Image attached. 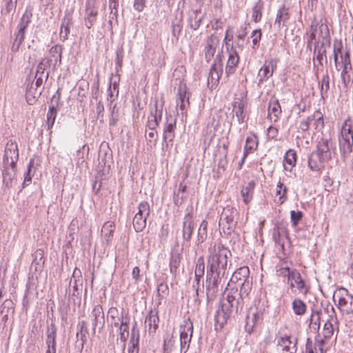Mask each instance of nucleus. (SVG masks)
<instances>
[{
    "mask_svg": "<svg viewBox=\"0 0 353 353\" xmlns=\"http://www.w3.org/2000/svg\"><path fill=\"white\" fill-rule=\"evenodd\" d=\"M331 141L322 137L317 143L316 149L308 158V166L313 172H319L324 168V163L329 161L333 154Z\"/></svg>",
    "mask_w": 353,
    "mask_h": 353,
    "instance_id": "f257e3e1",
    "label": "nucleus"
},
{
    "mask_svg": "<svg viewBox=\"0 0 353 353\" xmlns=\"http://www.w3.org/2000/svg\"><path fill=\"white\" fill-rule=\"evenodd\" d=\"M230 251L221 243H214L208 248L207 270L225 272Z\"/></svg>",
    "mask_w": 353,
    "mask_h": 353,
    "instance_id": "f03ea898",
    "label": "nucleus"
},
{
    "mask_svg": "<svg viewBox=\"0 0 353 353\" xmlns=\"http://www.w3.org/2000/svg\"><path fill=\"white\" fill-rule=\"evenodd\" d=\"M339 142L340 150L343 154H347L352 152L353 122L351 119H346L343 123Z\"/></svg>",
    "mask_w": 353,
    "mask_h": 353,
    "instance_id": "7ed1b4c3",
    "label": "nucleus"
},
{
    "mask_svg": "<svg viewBox=\"0 0 353 353\" xmlns=\"http://www.w3.org/2000/svg\"><path fill=\"white\" fill-rule=\"evenodd\" d=\"M333 300L343 314L353 313V296L344 288L337 289L333 294Z\"/></svg>",
    "mask_w": 353,
    "mask_h": 353,
    "instance_id": "20e7f679",
    "label": "nucleus"
},
{
    "mask_svg": "<svg viewBox=\"0 0 353 353\" xmlns=\"http://www.w3.org/2000/svg\"><path fill=\"white\" fill-rule=\"evenodd\" d=\"M237 210L233 206H225L220 215L219 225L222 226L223 232L230 234L235 228L237 223Z\"/></svg>",
    "mask_w": 353,
    "mask_h": 353,
    "instance_id": "39448f33",
    "label": "nucleus"
},
{
    "mask_svg": "<svg viewBox=\"0 0 353 353\" xmlns=\"http://www.w3.org/2000/svg\"><path fill=\"white\" fill-rule=\"evenodd\" d=\"M50 57H46L41 60L37 67L36 74L46 77V80L49 77L48 72H46V69L51 65L55 67L61 62V52L57 47H52L50 50Z\"/></svg>",
    "mask_w": 353,
    "mask_h": 353,
    "instance_id": "423d86ee",
    "label": "nucleus"
},
{
    "mask_svg": "<svg viewBox=\"0 0 353 353\" xmlns=\"http://www.w3.org/2000/svg\"><path fill=\"white\" fill-rule=\"evenodd\" d=\"M250 270L248 267H241L236 270L232 274L230 282L238 283L241 286V294L248 295L250 290V285L248 281Z\"/></svg>",
    "mask_w": 353,
    "mask_h": 353,
    "instance_id": "0eeeda50",
    "label": "nucleus"
},
{
    "mask_svg": "<svg viewBox=\"0 0 353 353\" xmlns=\"http://www.w3.org/2000/svg\"><path fill=\"white\" fill-rule=\"evenodd\" d=\"M150 212L149 203L146 201H143L139 203L138 212L133 219V226L137 232L143 230L146 226V220Z\"/></svg>",
    "mask_w": 353,
    "mask_h": 353,
    "instance_id": "6e6552de",
    "label": "nucleus"
},
{
    "mask_svg": "<svg viewBox=\"0 0 353 353\" xmlns=\"http://www.w3.org/2000/svg\"><path fill=\"white\" fill-rule=\"evenodd\" d=\"M225 272L207 270L206 293L208 296H213L218 291L219 285Z\"/></svg>",
    "mask_w": 353,
    "mask_h": 353,
    "instance_id": "1a4fd4ad",
    "label": "nucleus"
},
{
    "mask_svg": "<svg viewBox=\"0 0 353 353\" xmlns=\"http://www.w3.org/2000/svg\"><path fill=\"white\" fill-rule=\"evenodd\" d=\"M326 311L328 313V319L324 324L322 331V338L330 341L333 336L335 329H338V319L335 310L332 306L330 308L327 307Z\"/></svg>",
    "mask_w": 353,
    "mask_h": 353,
    "instance_id": "9d476101",
    "label": "nucleus"
},
{
    "mask_svg": "<svg viewBox=\"0 0 353 353\" xmlns=\"http://www.w3.org/2000/svg\"><path fill=\"white\" fill-rule=\"evenodd\" d=\"M105 6V0H88L86 3V20L85 26L88 28H90L98 14L99 7Z\"/></svg>",
    "mask_w": 353,
    "mask_h": 353,
    "instance_id": "9b49d317",
    "label": "nucleus"
},
{
    "mask_svg": "<svg viewBox=\"0 0 353 353\" xmlns=\"http://www.w3.org/2000/svg\"><path fill=\"white\" fill-rule=\"evenodd\" d=\"M193 332V325L190 321H185L180 326V345L181 353H185L189 349Z\"/></svg>",
    "mask_w": 353,
    "mask_h": 353,
    "instance_id": "f8f14e48",
    "label": "nucleus"
},
{
    "mask_svg": "<svg viewBox=\"0 0 353 353\" xmlns=\"http://www.w3.org/2000/svg\"><path fill=\"white\" fill-rule=\"evenodd\" d=\"M19 159V150L17 144L10 140L6 143L4 155H3V166L16 165Z\"/></svg>",
    "mask_w": 353,
    "mask_h": 353,
    "instance_id": "ddd939ff",
    "label": "nucleus"
},
{
    "mask_svg": "<svg viewBox=\"0 0 353 353\" xmlns=\"http://www.w3.org/2000/svg\"><path fill=\"white\" fill-rule=\"evenodd\" d=\"M277 63L278 60L276 59H270L265 61L263 66L258 72L259 83H261L272 76L277 68Z\"/></svg>",
    "mask_w": 353,
    "mask_h": 353,
    "instance_id": "4468645a",
    "label": "nucleus"
},
{
    "mask_svg": "<svg viewBox=\"0 0 353 353\" xmlns=\"http://www.w3.org/2000/svg\"><path fill=\"white\" fill-rule=\"evenodd\" d=\"M92 330L95 332L97 329L101 330L105 324L104 312L101 305H97L94 307L92 314Z\"/></svg>",
    "mask_w": 353,
    "mask_h": 353,
    "instance_id": "2eb2a0df",
    "label": "nucleus"
},
{
    "mask_svg": "<svg viewBox=\"0 0 353 353\" xmlns=\"http://www.w3.org/2000/svg\"><path fill=\"white\" fill-rule=\"evenodd\" d=\"M190 105L189 96L186 91L185 84H180L178 90V97L176 99V108H179L181 113L184 114Z\"/></svg>",
    "mask_w": 353,
    "mask_h": 353,
    "instance_id": "dca6fc26",
    "label": "nucleus"
},
{
    "mask_svg": "<svg viewBox=\"0 0 353 353\" xmlns=\"http://www.w3.org/2000/svg\"><path fill=\"white\" fill-rule=\"evenodd\" d=\"M296 339L292 341L291 337L287 335L280 336L278 339V350L286 351L289 353H295L296 352Z\"/></svg>",
    "mask_w": 353,
    "mask_h": 353,
    "instance_id": "f3484780",
    "label": "nucleus"
},
{
    "mask_svg": "<svg viewBox=\"0 0 353 353\" xmlns=\"http://www.w3.org/2000/svg\"><path fill=\"white\" fill-rule=\"evenodd\" d=\"M288 283L292 288H296L299 292L306 294L307 290L305 286V282L302 279L301 276L299 271L296 270H292Z\"/></svg>",
    "mask_w": 353,
    "mask_h": 353,
    "instance_id": "a211bd4d",
    "label": "nucleus"
},
{
    "mask_svg": "<svg viewBox=\"0 0 353 353\" xmlns=\"http://www.w3.org/2000/svg\"><path fill=\"white\" fill-rule=\"evenodd\" d=\"M229 56L225 66V72L228 75L235 72L236 67L239 63V57L236 49L233 46L228 50Z\"/></svg>",
    "mask_w": 353,
    "mask_h": 353,
    "instance_id": "6ab92c4d",
    "label": "nucleus"
},
{
    "mask_svg": "<svg viewBox=\"0 0 353 353\" xmlns=\"http://www.w3.org/2000/svg\"><path fill=\"white\" fill-rule=\"evenodd\" d=\"M318 31H319V34H322L324 32L325 37L329 35V30L327 26L323 24L319 26L317 23L313 22L310 26V33L307 40V46H310L313 42L315 43H317L316 34Z\"/></svg>",
    "mask_w": 353,
    "mask_h": 353,
    "instance_id": "aec40b11",
    "label": "nucleus"
},
{
    "mask_svg": "<svg viewBox=\"0 0 353 353\" xmlns=\"http://www.w3.org/2000/svg\"><path fill=\"white\" fill-rule=\"evenodd\" d=\"M232 312V309L228 308L225 303L222 305L221 310L217 311V314L215 316V327L216 330H221L226 323L228 317Z\"/></svg>",
    "mask_w": 353,
    "mask_h": 353,
    "instance_id": "412c9836",
    "label": "nucleus"
},
{
    "mask_svg": "<svg viewBox=\"0 0 353 353\" xmlns=\"http://www.w3.org/2000/svg\"><path fill=\"white\" fill-rule=\"evenodd\" d=\"M281 114V108L279 101L275 98H272L269 102L268 106V119L273 122H276Z\"/></svg>",
    "mask_w": 353,
    "mask_h": 353,
    "instance_id": "4be33fe9",
    "label": "nucleus"
},
{
    "mask_svg": "<svg viewBox=\"0 0 353 353\" xmlns=\"http://www.w3.org/2000/svg\"><path fill=\"white\" fill-rule=\"evenodd\" d=\"M194 230V219L191 214L188 213L183 221V238L184 241L189 242L192 235Z\"/></svg>",
    "mask_w": 353,
    "mask_h": 353,
    "instance_id": "5701e85b",
    "label": "nucleus"
},
{
    "mask_svg": "<svg viewBox=\"0 0 353 353\" xmlns=\"http://www.w3.org/2000/svg\"><path fill=\"white\" fill-rule=\"evenodd\" d=\"M218 43L219 41L216 37L211 36L208 39L204 48L205 58L208 62L210 61L214 56Z\"/></svg>",
    "mask_w": 353,
    "mask_h": 353,
    "instance_id": "b1692460",
    "label": "nucleus"
},
{
    "mask_svg": "<svg viewBox=\"0 0 353 353\" xmlns=\"http://www.w3.org/2000/svg\"><path fill=\"white\" fill-rule=\"evenodd\" d=\"M17 168L16 165L4 166L3 172V183L8 188L12 186L14 181L16 180Z\"/></svg>",
    "mask_w": 353,
    "mask_h": 353,
    "instance_id": "393cba45",
    "label": "nucleus"
},
{
    "mask_svg": "<svg viewBox=\"0 0 353 353\" xmlns=\"http://www.w3.org/2000/svg\"><path fill=\"white\" fill-rule=\"evenodd\" d=\"M159 316L157 312L150 311L146 316L145 323V326L148 327V332L152 334L156 332L159 325Z\"/></svg>",
    "mask_w": 353,
    "mask_h": 353,
    "instance_id": "a878e982",
    "label": "nucleus"
},
{
    "mask_svg": "<svg viewBox=\"0 0 353 353\" xmlns=\"http://www.w3.org/2000/svg\"><path fill=\"white\" fill-rule=\"evenodd\" d=\"M176 119L170 117L167 118V123L163 130V139L165 141H172L174 138V130Z\"/></svg>",
    "mask_w": 353,
    "mask_h": 353,
    "instance_id": "bb28decb",
    "label": "nucleus"
},
{
    "mask_svg": "<svg viewBox=\"0 0 353 353\" xmlns=\"http://www.w3.org/2000/svg\"><path fill=\"white\" fill-rule=\"evenodd\" d=\"M72 25V18L70 14H66L62 20L61 26L60 38L66 40L70 34V27Z\"/></svg>",
    "mask_w": 353,
    "mask_h": 353,
    "instance_id": "cd10ccee",
    "label": "nucleus"
},
{
    "mask_svg": "<svg viewBox=\"0 0 353 353\" xmlns=\"http://www.w3.org/2000/svg\"><path fill=\"white\" fill-rule=\"evenodd\" d=\"M245 107V102L240 99H237L233 103V111L234 112L235 116L236 117L239 123H243L244 121L245 117V114L244 112Z\"/></svg>",
    "mask_w": 353,
    "mask_h": 353,
    "instance_id": "c85d7f7f",
    "label": "nucleus"
},
{
    "mask_svg": "<svg viewBox=\"0 0 353 353\" xmlns=\"http://www.w3.org/2000/svg\"><path fill=\"white\" fill-rule=\"evenodd\" d=\"M296 162V153L294 150L290 149L284 157L283 166L287 171L291 172Z\"/></svg>",
    "mask_w": 353,
    "mask_h": 353,
    "instance_id": "c756f323",
    "label": "nucleus"
},
{
    "mask_svg": "<svg viewBox=\"0 0 353 353\" xmlns=\"http://www.w3.org/2000/svg\"><path fill=\"white\" fill-rule=\"evenodd\" d=\"M32 17V12L26 10L23 16L21 17L19 23L18 25L17 34H21L25 36L26 30L29 23L31 22V18Z\"/></svg>",
    "mask_w": 353,
    "mask_h": 353,
    "instance_id": "7c9ffc66",
    "label": "nucleus"
},
{
    "mask_svg": "<svg viewBox=\"0 0 353 353\" xmlns=\"http://www.w3.org/2000/svg\"><path fill=\"white\" fill-rule=\"evenodd\" d=\"M221 74L222 70L221 65H217L216 63L213 64L209 72L208 83H211L212 85H216Z\"/></svg>",
    "mask_w": 353,
    "mask_h": 353,
    "instance_id": "2f4dec72",
    "label": "nucleus"
},
{
    "mask_svg": "<svg viewBox=\"0 0 353 353\" xmlns=\"http://www.w3.org/2000/svg\"><path fill=\"white\" fill-rule=\"evenodd\" d=\"M114 230L115 224L113 221H108L103 224L101 229V234L107 242H109L112 239Z\"/></svg>",
    "mask_w": 353,
    "mask_h": 353,
    "instance_id": "473e14b6",
    "label": "nucleus"
},
{
    "mask_svg": "<svg viewBox=\"0 0 353 353\" xmlns=\"http://www.w3.org/2000/svg\"><path fill=\"white\" fill-rule=\"evenodd\" d=\"M311 120V126H313L316 130H321L324 128V121L323 114L320 111H316L310 116Z\"/></svg>",
    "mask_w": 353,
    "mask_h": 353,
    "instance_id": "72a5a7b5",
    "label": "nucleus"
},
{
    "mask_svg": "<svg viewBox=\"0 0 353 353\" xmlns=\"http://www.w3.org/2000/svg\"><path fill=\"white\" fill-rule=\"evenodd\" d=\"M258 147V139L254 134H250L246 139L244 147L245 156L256 150Z\"/></svg>",
    "mask_w": 353,
    "mask_h": 353,
    "instance_id": "f704fd0d",
    "label": "nucleus"
},
{
    "mask_svg": "<svg viewBox=\"0 0 353 353\" xmlns=\"http://www.w3.org/2000/svg\"><path fill=\"white\" fill-rule=\"evenodd\" d=\"M254 185L255 184L253 181H250L246 185V186L243 188L241 190V196L243 199V201L245 203H248L251 201L253 195Z\"/></svg>",
    "mask_w": 353,
    "mask_h": 353,
    "instance_id": "c9c22d12",
    "label": "nucleus"
},
{
    "mask_svg": "<svg viewBox=\"0 0 353 353\" xmlns=\"http://www.w3.org/2000/svg\"><path fill=\"white\" fill-rule=\"evenodd\" d=\"M56 332L57 329L54 323H51L47 327L46 330V345H56Z\"/></svg>",
    "mask_w": 353,
    "mask_h": 353,
    "instance_id": "e433bc0d",
    "label": "nucleus"
},
{
    "mask_svg": "<svg viewBox=\"0 0 353 353\" xmlns=\"http://www.w3.org/2000/svg\"><path fill=\"white\" fill-rule=\"evenodd\" d=\"M328 340H325L321 335H319L315 339L314 346L315 353H324L328 347Z\"/></svg>",
    "mask_w": 353,
    "mask_h": 353,
    "instance_id": "4c0bfd02",
    "label": "nucleus"
},
{
    "mask_svg": "<svg viewBox=\"0 0 353 353\" xmlns=\"http://www.w3.org/2000/svg\"><path fill=\"white\" fill-rule=\"evenodd\" d=\"M292 305L293 312L295 314L301 316L305 313L307 309L306 304L300 299H295L292 301Z\"/></svg>",
    "mask_w": 353,
    "mask_h": 353,
    "instance_id": "58836bf2",
    "label": "nucleus"
},
{
    "mask_svg": "<svg viewBox=\"0 0 353 353\" xmlns=\"http://www.w3.org/2000/svg\"><path fill=\"white\" fill-rule=\"evenodd\" d=\"M205 272V262L203 256H200L196 261L195 270H194V276L197 283H199V280L201 277H203Z\"/></svg>",
    "mask_w": 353,
    "mask_h": 353,
    "instance_id": "ea45409f",
    "label": "nucleus"
},
{
    "mask_svg": "<svg viewBox=\"0 0 353 353\" xmlns=\"http://www.w3.org/2000/svg\"><path fill=\"white\" fill-rule=\"evenodd\" d=\"M32 85L33 83L31 84L30 88L26 90V101L30 105H33L35 103L37 98L40 96L41 92L37 88H33Z\"/></svg>",
    "mask_w": 353,
    "mask_h": 353,
    "instance_id": "a19ab883",
    "label": "nucleus"
},
{
    "mask_svg": "<svg viewBox=\"0 0 353 353\" xmlns=\"http://www.w3.org/2000/svg\"><path fill=\"white\" fill-rule=\"evenodd\" d=\"M263 9V3L261 1H258L252 8V18L256 23L261 21L262 17V11Z\"/></svg>",
    "mask_w": 353,
    "mask_h": 353,
    "instance_id": "79ce46f5",
    "label": "nucleus"
},
{
    "mask_svg": "<svg viewBox=\"0 0 353 353\" xmlns=\"http://www.w3.org/2000/svg\"><path fill=\"white\" fill-rule=\"evenodd\" d=\"M129 321H130V317L128 316V314H126L125 321L122 323V325H119V327H117L119 330L120 339L123 341H125L129 336V331H128Z\"/></svg>",
    "mask_w": 353,
    "mask_h": 353,
    "instance_id": "37998d69",
    "label": "nucleus"
},
{
    "mask_svg": "<svg viewBox=\"0 0 353 353\" xmlns=\"http://www.w3.org/2000/svg\"><path fill=\"white\" fill-rule=\"evenodd\" d=\"M344 52L342 42L341 41H334L333 44V53L336 67H337L338 65V57H341L344 54Z\"/></svg>",
    "mask_w": 353,
    "mask_h": 353,
    "instance_id": "c03bdc74",
    "label": "nucleus"
},
{
    "mask_svg": "<svg viewBox=\"0 0 353 353\" xmlns=\"http://www.w3.org/2000/svg\"><path fill=\"white\" fill-rule=\"evenodd\" d=\"M208 223L207 221L203 220L199 228L198 234H197V244L203 243L204 240L207 237V230H208Z\"/></svg>",
    "mask_w": 353,
    "mask_h": 353,
    "instance_id": "a18cd8bd",
    "label": "nucleus"
},
{
    "mask_svg": "<svg viewBox=\"0 0 353 353\" xmlns=\"http://www.w3.org/2000/svg\"><path fill=\"white\" fill-rule=\"evenodd\" d=\"M162 117V109L161 108H159L157 101L155 102L154 105V109L151 110L150 117H149L153 121H156L159 125L160 121L161 120Z\"/></svg>",
    "mask_w": 353,
    "mask_h": 353,
    "instance_id": "49530a36",
    "label": "nucleus"
},
{
    "mask_svg": "<svg viewBox=\"0 0 353 353\" xmlns=\"http://www.w3.org/2000/svg\"><path fill=\"white\" fill-rule=\"evenodd\" d=\"M288 19V12L284 9H280L277 12L274 26H277V28H280L281 24H283Z\"/></svg>",
    "mask_w": 353,
    "mask_h": 353,
    "instance_id": "de8ad7c7",
    "label": "nucleus"
},
{
    "mask_svg": "<svg viewBox=\"0 0 353 353\" xmlns=\"http://www.w3.org/2000/svg\"><path fill=\"white\" fill-rule=\"evenodd\" d=\"M17 3V0H3V8L1 12L8 14L14 12L16 9Z\"/></svg>",
    "mask_w": 353,
    "mask_h": 353,
    "instance_id": "09e8293b",
    "label": "nucleus"
},
{
    "mask_svg": "<svg viewBox=\"0 0 353 353\" xmlns=\"http://www.w3.org/2000/svg\"><path fill=\"white\" fill-rule=\"evenodd\" d=\"M57 109L54 106L49 108L48 112L47 113L46 121L48 129L51 128L54 125L57 117Z\"/></svg>",
    "mask_w": 353,
    "mask_h": 353,
    "instance_id": "8fccbe9b",
    "label": "nucleus"
},
{
    "mask_svg": "<svg viewBox=\"0 0 353 353\" xmlns=\"http://www.w3.org/2000/svg\"><path fill=\"white\" fill-rule=\"evenodd\" d=\"M330 89V77L328 74L323 75L321 81V94L323 98L325 95Z\"/></svg>",
    "mask_w": 353,
    "mask_h": 353,
    "instance_id": "3c124183",
    "label": "nucleus"
},
{
    "mask_svg": "<svg viewBox=\"0 0 353 353\" xmlns=\"http://www.w3.org/2000/svg\"><path fill=\"white\" fill-rule=\"evenodd\" d=\"M134 329H135V327H134L132 330V339L130 341V343H132V345L128 348V353H138L139 352V336H137V339H134Z\"/></svg>",
    "mask_w": 353,
    "mask_h": 353,
    "instance_id": "603ef678",
    "label": "nucleus"
},
{
    "mask_svg": "<svg viewBox=\"0 0 353 353\" xmlns=\"http://www.w3.org/2000/svg\"><path fill=\"white\" fill-rule=\"evenodd\" d=\"M287 188L284 185L279 182L276 186V194L279 195V202L282 204L286 200Z\"/></svg>",
    "mask_w": 353,
    "mask_h": 353,
    "instance_id": "864d4df0",
    "label": "nucleus"
},
{
    "mask_svg": "<svg viewBox=\"0 0 353 353\" xmlns=\"http://www.w3.org/2000/svg\"><path fill=\"white\" fill-rule=\"evenodd\" d=\"M24 38L25 36L22 35L21 34H16L15 39L11 46L12 52H16L19 50V48L24 40Z\"/></svg>",
    "mask_w": 353,
    "mask_h": 353,
    "instance_id": "5fc2aeb1",
    "label": "nucleus"
},
{
    "mask_svg": "<svg viewBox=\"0 0 353 353\" xmlns=\"http://www.w3.org/2000/svg\"><path fill=\"white\" fill-rule=\"evenodd\" d=\"M200 13V11L196 10L194 12V17H191L190 19V27L193 30H197L200 26L202 21L203 17H198V14Z\"/></svg>",
    "mask_w": 353,
    "mask_h": 353,
    "instance_id": "6e6d98bb",
    "label": "nucleus"
},
{
    "mask_svg": "<svg viewBox=\"0 0 353 353\" xmlns=\"http://www.w3.org/2000/svg\"><path fill=\"white\" fill-rule=\"evenodd\" d=\"M352 68L344 67L341 71V80L345 86H347L351 81V77L350 74V72Z\"/></svg>",
    "mask_w": 353,
    "mask_h": 353,
    "instance_id": "4d7b16f0",
    "label": "nucleus"
},
{
    "mask_svg": "<svg viewBox=\"0 0 353 353\" xmlns=\"http://www.w3.org/2000/svg\"><path fill=\"white\" fill-rule=\"evenodd\" d=\"M303 213L301 211L292 210L290 212V219L293 226H296L302 219Z\"/></svg>",
    "mask_w": 353,
    "mask_h": 353,
    "instance_id": "13d9d810",
    "label": "nucleus"
},
{
    "mask_svg": "<svg viewBox=\"0 0 353 353\" xmlns=\"http://www.w3.org/2000/svg\"><path fill=\"white\" fill-rule=\"evenodd\" d=\"M343 68H352L350 62V52L349 50H345L344 54L341 57Z\"/></svg>",
    "mask_w": 353,
    "mask_h": 353,
    "instance_id": "bf43d9fd",
    "label": "nucleus"
},
{
    "mask_svg": "<svg viewBox=\"0 0 353 353\" xmlns=\"http://www.w3.org/2000/svg\"><path fill=\"white\" fill-rule=\"evenodd\" d=\"M174 342L173 337H170L165 340L163 346L165 353H170L174 350Z\"/></svg>",
    "mask_w": 353,
    "mask_h": 353,
    "instance_id": "052dcab7",
    "label": "nucleus"
},
{
    "mask_svg": "<svg viewBox=\"0 0 353 353\" xmlns=\"http://www.w3.org/2000/svg\"><path fill=\"white\" fill-rule=\"evenodd\" d=\"M251 38L252 39V48H256L259 46V42L261 38V32L260 30H255L252 32Z\"/></svg>",
    "mask_w": 353,
    "mask_h": 353,
    "instance_id": "680f3d73",
    "label": "nucleus"
},
{
    "mask_svg": "<svg viewBox=\"0 0 353 353\" xmlns=\"http://www.w3.org/2000/svg\"><path fill=\"white\" fill-rule=\"evenodd\" d=\"M276 273L279 276H288L289 279L292 270L288 267H281L276 270Z\"/></svg>",
    "mask_w": 353,
    "mask_h": 353,
    "instance_id": "e2e57ef3",
    "label": "nucleus"
},
{
    "mask_svg": "<svg viewBox=\"0 0 353 353\" xmlns=\"http://www.w3.org/2000/svg\"><path fill=\"white\" fill-rule=\"evenodd\" d=\"M125 321V316L123 314L120 315V316L116 317L115 319H110V323L112 326L119 327V325H122V323Z\"/></svg>",
    "mask_w": 353,
    "mask_h": 353,
    "instance_id": "0e129e2a",
    "label": "nucleus"
},
{
    "mask_svg": "<svg viewBox=\"0 0 353 353\" xmlns=\"http://www.w3.org/2000/svg\"><path fill=\"white\" fill-rule=\"evenodd\" d=\"M157 131L156 130H148L146 132V139L150 143L154 144L156 141V137H157Z\"/></svg>",
    "mask_w": 353,
    "mask_h": 353,
    "instance_id": "69168bd1",
    "label": "nucleus"
},
{
    "mask_svg": "<svg viewBox=\"0 0 353 353\" xmlns=\"http://www.w3.org/2000/svg\"><path fill=\"white\" fill-rule=\"evenodd\" d=\"M179 263V259L178 257H172L170 263V268L171 272H176L178 265Z\"/></svg>",
    "mask_w": 353,
    "mask_h": 353,
    "instance_id": "338daca9",
    "label": "nucleus"
},
{
    "mask_svg": "<svg viewBox=\"0 0 353 353\" xmlns=\"http://www.w3.org/2000/svg\"><path fill=\"white\" fill-rule=\"evenodd\" d=\"M310 126H311V120H310V117L306 119L303 120L300 123V129L303 132L307 131Z\"/></svg>",
    "mask_w": 353,
    "mask_h": 353,
    "instance_id": "774afa93",
    "label": "nucleus"
}]
</instances>
